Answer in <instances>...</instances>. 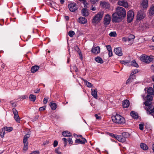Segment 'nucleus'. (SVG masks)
<instances>
[{"instance_id":"nucleus-1","label":"nucleus","mask_w":154,"mask_h":154,"mask_svg":"<svg viewBox=\"0 0 154 154\" xmlns=\"http://www.w3.org/2000/svg\"><path fill=\"white\" fill-rule=\"evenodd\" d=\"M140 60L143 62L148 64L150 62H154L153 57L151 56H148L146 54H143L140 57Z\"/></svg>"},{"instance_id":"nucleus-2","label":"nucleus","mask_w":154,"mask_h":154,"mask_svg":"<svg viewBox=\"0 0 154 154\" xmlns=\"http://www.w3.org/2000/svg\"><path fill=\"white\" fill-rule=\"evenodd\" d=\"M112 121L116 123L124 124L125 122V119L124 117L118 114L112 117Z\"/></svg>"},{"instance_id":"nucleus-3","label":"nucleus","mask_w":154,"mask_h":154,"mask_svg":"<svg viewBox=\"0 0 154 154\" xmlns=\"http://www.w3.org/2000/svg\"><path fill=\"white\" fill-rule=\"evenodd\" d=\"M104 14V12L103 11L99 12L93 17L92 19V23L95 24L99 23L102 20Z\"/></svg>"},{"instance_id":"nucleus-4","label":"nucleus","mask_w":154,"mask_h":154,"mask_svg":"<svg viewBox=\"0 0 154 154\" xmlns=\"http://www.w3.org/2000/svg\"><path fill=\"white\" fill-rule=\"evenodd\" d=\"M116 11L119 16L122 18L125 17L126 14V12L125 9L123 7L118 6L116 8Z\"/></svg>"},{"instance_id":"nucleus-5","label":"nucleus","mask_w":154,"mask_h":154,"mask_svg":"<svg viewBox=\"0 0 154 154\" xmlns=\"http://www.w3.org/2000/svg\"><path fill=\"white\" fill-rule=\"evenodd\" d=\"M112 21L113 22H119L121 21L123 19L122 17H120L116 12L114 13L112 15Z\"/></svg>"},{"instance_id":"nucleus-6","label":"nucleus","mask_w":154,"mask_h":154,"mask_svg":"<svg viewBox=\"0 0 154 154\" xmlns=\"http://www.w3.org/2000/svg\"><path fill=\"white\" fill-rule=\"evenodd\" d=\"M111 20V16L108 14L105 15L103 18V23L106 26L109 24Z\"/></svg>"},{"instance_id":"nucleus-7","label":"nucleus","mask_w":154,"mask_h":154,"mask_svg":"<svg viewBox=\"0 0 154 154\" xmlns=\"http://www.w3.org/2000/svg\"><path fill=\"white\" fill-rule=\"evenodd\" d=\"M134 17V12L130 10L127 13V21L129 23H130L133 20Z\"/></svg>"},{"instance_id":"nucleus-8","label":"nucleus","mask_w":154,"mask_h":154,"mask_svg":"<svg viewBox=\"0 0 154 154\" xmlns=\"http://www.w3.org/2000/svg\"><path fill=\"white\" fill-rule=\"evenodd\" d=\"M68 7L69 10L72 12H75L78 9L77 5L74 3H71L69 4Z\"/></svg>"},{"instance_id":"nucleus-9","label":"nucleus","mask_w":154,"mask_h":154,"mask_svg":"<svg viewBox=\"0 0 154 154\" xmlns=\"http://www.w3.org/2000/svg\"><path fill=\"white\" fill-rule=\"evenodd\" d=\"M145 14L144 11L143 10L139 11L137 15V19L141 20L143 19L145 17Z\"/></svg>"},{"instance_id":"nucleus-10","label":"nucleus","mask_w":154,"mask_h":154,"mask_svg":"<svg viewBox=\"0 0 154 154\" xmlns=\"http://www.w3.org/2000/svg\"><path fill=\"white\" fill-rule=\"evenodd\" d=\"M118 4L119 5L123 6L126 8L128 7V3L126 0H119Z\"/></svg>"},{"instance_id":"nucleus-11","label":"nucleus","mask_w":154,"mask_h":154,"mask_svg":"<svg viewBox=\"0 0 154 154\" xmlns=\"http://www.w3.org/2000/svg\"><path fill=\"white\" fill-rule=\"evenodd\" d=\"M114 52L117 55L119 56H121L122 55L121 48L120 47L115 48L114 49Z\"/></svg>"},{"instance_id":"nucleus-12","label":"nucleus","mask_w":154,"mask_h":154,"mask_svg":"<svg viewBox=\"0 0 154 154\" xmlns=\"http://www.w3.org/2000/svg\"><path fill=\"white\" fill-rule=\"evenodd\" d=\"M100 48L99 46L93 47L91 50L92 52L94 54H97L100 53Z\"/></svg>"},{"instance_id":"nucleus-13","label":"nucleus","mask_w":154,"mask_h":154,"mask_svg":"<svg viewBox=\"0 0 154 154\" xmlns=\"http://www.w3.org/2000/svg\"><path fill=\"white\" fill-rule=\"evenodd\" d=\"M148 0H143L141 4V6L144 9H146L148 7Z\"/></svg>"},{"instance_id":"nucleus-14","label":"nucleus","mask_w":154,"mask_h":154,"mask_svg":"<svg viewBox=\"0 0 154 154\" xmlns=\"http://www.w3.org/2000/svg\"><path fill=\"white\" fill-rule=\"evenodd\" d=\"M100 6L103 8H108L110 7V5L109 3L101 1L100 2Z\"/></svg>"},{"instance_id":"nucleus-15","label":"nucleus","mask_w":154,"mask_h":154,"mask_svg":"<svg viewBox=\"0 0 154 154\" xmlns=\"http://www.w3.org/2000/svg\"><path fill=\"white\" fill-rule=\"evenodd\" d=\"M82 14V16L85 17L88 16L89 13L88 10L86 8H84L81 11Z\"/></svg>"},{"instance_id":"nucleus-16","label":"nucleus","mask_w":154,"mask_h":154,"mask_svg":"<svg viewBox=\"0 0 154 154\" xmlns=\"http://www.w3.org/2000/svg\"><path fill=\"white\" fill-rule=\"evenodd\" d=\"M75 143H78L81 144H85L87 142L86 139L84 138H82V140H81L79 139H77L75 141Z\"/></svg>"},{"instance_id":"nucleus-17","label":"nucleus","mask_w":154,"mask_h":154,"mask_svg":"<svg viewBox=\"0 0 154 154\" xmlns=\"http://www.w3.org/2000/svg\"><path fill=\"white\" fill-rule=\"evenodd\" d=\"M91 95L95 99H97V92L96 89H91Z\"/></svg>"},{"instance_id":"nucleus-18","label":"nucleus","mask_w":154,"mask_h":154,"mask_svg":"<svg viewBox=\"0 0 154 154\" xmlns=\"http://www.w3.org/2000/svg\"><path fill=\"white\" fill-rule=\"evenodd\" d=\"M39 68V66H38L35 65L32 66L31 69L32 72L35 73L36 72Z\"/></svg>"},{"instance_id":"nucleus-19","label":"nucleus","mask_w":154,"mask_h":154,"mask_svg":"<svg viewBox=\"0 0 154 154\" xmlns=\"http://www.w3.org/2000/svg\"><path fill=\"white\" fill-rule=\"evenodd\" d=\"M129 105L130 103L128 100H126L123 102L122 106L124 108H128Z\"/></svg>"},{"instance_id":"nucleus-20","label":"nucleus","mask_w":154,"mask_h":154,"mask_svg":"<svg viewBox=\"0 0 154 154\" xmlns=\"http://www.w3.org/2000/svg\"><path fill=\"white\" fill-rule=\"evenodd\" d=\"M79 22L82 24H85L87 22V19L85 17H80L79 18Z\"/></svg>"},{"instance_id":"nucleus-21","label":"nucleus","mask_w":154,"mask_h":154,"mask_svg":"<svg viewBox=\"0 0 154 154\" xmlns=\"http://www.w3.org/2000/svg\"><path fill=\"white\" fill-rule=\"evenodd\" d=\"M82 79L84 82H85L86 83V85L89 88H93L94 86L91 83L88 82L86 80L84 79L83 78H81Z\"/></svg>"},{"instance_id":"nucleus-22","label":"nucleus","mask_w":154,"mask_h":154,"mask_svg":"<svg viewBox=\"0 0 154 154\" xmlns=\"http://www.w3.org/2000/svg\"><path fill=\"white\" fill-rule=\"evenodd\" d=\"M127 38L128 41L129 42H131V44H132L135 38V36L131 34Z\"/></svg>"},{"instance_id":"nucleus-23","label":"nucleus","mask_w":154,"mask_h":154,"mask_svg":"<svg viewBox=\"0 0 154 154\" xmlns=\"http://www.w3.org/2000/svg\"><path fill=\"white\" fill-rule=\"evenodd\" d=\"M128 133L127 132H124L122 133V136L120 142H124L126 141V139L125 137H123L125 135H128Z\"/></svg>"},{"instance_id":"nucleus-24","label":"nucleus","mask_w":154,"mask_h":154,"mask_svg":"<svg viewBox=\"0 0 154 154\" xmlns=\"http://www.w3.org/2000/svg\"><path fill=\"white\" fill-rule=\"evenodd\" d=\"M62 135L64 137H70L72 136V134L68 131H65L62 132Z\"/></svg>"},{"instance_id":"nucleus-25","label":"nucleus","mask_w":154,"mask_h":154,"mask_svg":"<svg viewBox=\"0 0 154 154\" xmlns=\"http://www.w3.org/2000/svg\"><path fill=\"white\" fill-rule=\"evenodd\" d=\"M146 110L147 112H148L149 114L151 113H154V107H153L152 106L150 107L149 106L147 108Z\"/></svg>"},{"instance_id":"nucleus-26","label":"nucleus","mask_w":154,"mask_h":154,"mask_svg":"<svg viewBox=\"0 0 154 154\" xmlns=\"http://www.w3.org/2000/svg\"><path fill=\"white\" fill-rule=\"evenodd\" d=\"M147 92L148 94L152 95L154 94V90L152 87H149L147 90Z\"/></svg>"},{"instance_id":"nucleus-27","label":"nucleus","mask_w":154,"mask_h":154,"mask_svg":"<svg viewBox=\"0 0 154 154\" xmlns=\"http://www.w3.org/2000/svg\"><path fill=\"white\" fill-rule=\"evenodd\" d=\"M95 60L97 63H103V62L102 59L100 57H97L95 58Z\"/></svg>"},{"instance_id":"nucleus-28","label":"nucleus","mask_w":154,"mask_h":154,"mask_svg":"<svg viewBox=\"0 0 154 154\" xmlns=\"http://www.w3.org/2000/svg\"><path fill=\"white\" fill-rule=\"evenodd\" d=\"M130 115L134 119H137L138 117V114L134 111L131 112L130 113Z\"/></svg>"},{"instance_id":"nucleus-29","label":"nucleus","mask_w":154,"mask_h":154,"mask_svg":"<svg viewBox=\"0 0 154 154\" xmlns=\"http://www.w3.org/2000/svg\"><path fill=\"white\" fill-rule=\"evenodd\" d=\"M149 14L151 16L154 14V5H152L149 11Z\"/></svg>"},{"instance_id":"nucleus-30","label":"nucleus","mask_w":154,"mask_h":154,"mask_svg":"<svg viewBox=\"0 0 154 154\" xmlns=\"http://www.w3.org/2000/svg\"><path fill=\"white\" fill-rule=\"evenodd\" d=\"M140 146L141 148L144 150H146L148 148L146 144L144 143H141L140 144Z\"/></svg>"},{"instance_id":"nucleus-31","label":"nucleus","mask_w":154,"mask_h":154,"mask_svg":"<svg viewBox=\"0 0 154 154\" xmlns=\"http://www.w3.org/2000/svg\"><path fill=\"white\" fill-rule=\"evenodd\" d=\"M50 106L51 107V109L53 110H55L57 107L56 104L55 103H50Z\"/></svg>"},{"instance_id":"nucleus-32","label":"nucleus","mask_w":154,"mask_h":154,"mask_svg":"<svg viewBox=\"0 0 154 154\" xmlns=\"http://www.w3.org/2000/svg\"><path fill=\"white\" fill-rule=\"evenodd\" d=\"M13 128L12 127H4L3 128V130H4V131H6L8 132H11L13 130Z\"/></svg>"},{"instance_id":"nucleus-33","label":"nucleus","mask_w":154,"mask_h":154,"mask_svg":"<svg viewBox=\"0 0 154 154\" xmlns=\"http://www.w3.org/2000/svg\"><path fill=\"white\" fill-rule=\"evenodd\" d=\"M138 72L139 70L137 69H135L132 70L131 73V77L130 78L133 76H132L133 75H134V74L138 73Z\"/></svg>"},{"instance_id":"nucleus-34","label":"nucleus","mask_w":154,"mask_h":154,"mask_svg":"<svg viewBox=\"0 0 154 154\" xmlns=\"http://www.w3.org/2000/svg\"><path fill=\"white\" fill-rule=\"evenodd\" d=\"M133 76L131 77V78H130L131 77V75H130V76L128 78V79L127 80V81L126 83H127L128 82H132L133 81V80L134 79H135V76L134 75H132Z\"/></svg>"},{"instance_id":"nucleus-35","label":"nucleus","mask_w":154,"mask_h":154,"mask_svg":"<svg viewBox=\"0 0 154 154\" xmlns=\"http://www.w3.org/2000/svg\"><path fill=\"white\" fill-rule=\"evenodd\" d=\"M29 98L30 100L34 102L36 99V96L33 94H30L29 96Z\"/></svg>"},{"instance_id":"nucleus-36","label":"nucleus","mask_w":154,"mask_h":154,"mask_svg":"<svg viewBox=\"0 0 154 154\" xmlns=\"http://www.w3.org/2000/svg\"><path fill=\"white\" fill-rule=\"evenodd\" d=\"M131 63V65L134 67H138L139 66L138 64L136 63L134 60H133Z\"/></svg>"},{"instance_id":"nucleus-37","label":"nucleus","mask_w":154,"mask_h":154,"mask_svg":"<svg viewBox=\"0 0 154 154\" xmlns=\"http://www.w3.org/2000/svg\"><path fill=\"white\" fill-rule=\"evenodd\" d=\"M14 118L15 121L18 122H20V119L18 115V114L14 116Z\"/></svg>"},{"instance_id":"nucleus-38","label":"nucleus","mask_w":154,"mask_h":154,"mask_svg":"<svg viewBox=\"0 0 154 154\" xmlns=\"http://www.w3.org/2000/svg\"><path fill=\"white\" fill-rule=\"evenodd\" d=\"M146 99L147 100L149 101H152V96L147 95L146 97Z\"/></svg>"},{"instance_id":"nucleus-39","label":"nucleus","mask_w":154,"mask_h":154,"mask_svg":"<svg viewBox=\"0 0 154 154\" xmlns=\"http://www.w3.org/2000/svg\"><path fill=\"white\" fill-rule=\"evenodd\" d=\"M75 34V32L73 31H70L68 32V35L71 37H72Z\"/></svg>"},{"instance_id":"nucleus-40","label":"nucleus","mask_w":154,"mask_h":154,"mask_svg":"<svg viewBox=\"0 0 154 154\" xmlns=\"http://www.w3.org/2000/svg\"><path fill=\"white\" fill-rule=\"evenodd\" d=\"M109 35L111 37H115L116 35V34L115 32H112L109 34Z\"/></svg>"},{"instance_id":"nucleus-41","label":"nucleus","mask_w":154,"mask_h":154,"mask_svg":"<svg viewBox=\"0 0 154 154\" xmlns=\"http://www.w3.org/2000/svg\"><path fill=\"white\" fill-rule=\"evenodd\" d=\"M150 101H145L144 103V104L146 106H149H149L152 107L151 106H150L151 105V103L150 102Z\"/></svg>"},{"instance_id":"nucleus-42","label":"nucleus","mask_w":154,"mask_h":154,"mask_svg":"<svg viewBox=\"0 0 154 154\" xmlns=\"http://www.w3.org/2000/svg\"><path fill=\"white\" fill-rule=\"evenodd\" d=\"M5 131L4 130H3V128L2 129V131H1L0 132V136L1 137L3 138L4 137L5 135Z\"/></svg>"},{"instance_id":"nucleus-43","label":"nucleus","mask_w":154,"mask_h":154,"mask_svg":"<svg viewBox=\"0 0 154 154\" xmlns=\"http://www.w3.org/2000/svg\"><path fill=\"white\" fill-rule=\"evenodd\" d=\"M62 140L64 142V146H66L67 143V139H66V138H63L62 139Z\"/></svg>"},{"instance_id":"nucleus-44","label":"nucleus","mask_w":154,"mask_h":154,"mask_svg":"<svg viewBox=\"0 0 154 154\" xmlns=\"http://www.w3.org/2000/svg\"><path fill=\"white\" fill-rule=\"evenodd\" d=\"M12 111L13 112L14 116L18 114V112L17 111L15 108H13L12 109Z\"/></svg>"},{"instance_id":"nucleus-45","label":"nucleus","mask_w":154,"mask_h":154,"mask_svg":"<svg viewBox=\"0 0 154 154\" xmlns=\"http://www.w3.org/2000/svg\"><path fill=\"white\" fill-rule=\"evenodd\" d=\"M28 149V144H24L23 148V150L26 151Z\"/></svg>"},{"instance_id":"nucleus-46","label":"nucleus","mask_w":154,"mask_h":154,"mask_svg":"<svg viewBox=\"0 0 154 154\" xmlns=\"http://www.w3.org/2000/svg\"><path fill=\"white\" fill-rule=\"evenodd\" d=\"M10 103L13 107H15L17 106L16 103L15 102H13L12 101H11Z\"/></svg>"},{"instance_id":"nucleus-47","label":"nucleus","mask_w":154,"mask_h":154,"mask_svg":"<svg viewBox=\"0 0 154 154\" xmlns=\"http://www.w3.org/2000/svg\"><path fill=\"white\" fill-rule=\"evenodd\" d=\"M68 141L69 142V144H72V139L71 138L69 137L67 138Z\"/></svg>"},{"instance_id":"nucleus-48","label":"nucleus","mask_w":154,"mask_h":154,"mask_svg":"<svg viewBox=\"0 0 154 154\" xmlns=\"http://www.w3.org/2000/svg\"><path fill=\"white\" fill-rule=\"evenodd\" d=\"M91 2L93 4H95L99 0H90Z\"/></svg>"},{"instance_id":"nucleus-49","label":"nucleus","mask_w":154,"mask_h":154,"mask_svg":"<svg viewBox=\"0 0 154 154\" xmlns=\"http://www.w3.org/2000/svg\"><path fill=\"white\" fill-rule=\"evenodd\" d=\"M106 47L108 51L112 50L111 47L110 45H106Z\"/></svg>"},{"instance_id":"nucleus-50","label":"nucleus","mask_w":154,"mask_h":154,"mask_svg":"<svg viewBox=\"0 0 154 154\" xmlns=\"http://www.w3.org/2000/svg\"><path fill=\"white\" fill-rule=\"evenodd\" d=\"M48 97H46V98H44V99L43 100V103L44 104H45L47 103L48 102Z\"/></svg>"},{"instance_id":"nucleus-51","label":"nucleus","mask_w":154,"mask_h":154,"mask_svg":"<svg viewBox=\"0 0 154 154\" xmlns=\"http://www.w3.org/2000/svg\"><path fill=\"white\" fill-rule=\"evenodd\" d=\"M58 144V142L57 141V140H55L54 141V143H53V146H54V147H56L57 146Z\"/></svg>"},{"instance_id":"nucleus-52","label":"nucleus","mask_w":154,"mask_h":154,"mask_svg":"<svg viewBox=\"0 0 154 154\" xmlns=\"http://www.w3.org/2000/svg\"><path fill=\"white\" fill-rule=\"evenodd\" d=\"M39 152L38 151H33L29 154H39Z\"/></svg>"},{"instance_id":"nucleus-53","label":"nucleus","mask_w":154,"mask_h":154,"mask_svg":"<svg viewBox=\"0 0 154 154\" xmlns=\"http://www.w3.org/2000/svg\"><path fill=\"white\" fill-rule=\"evenodd\" d=\"M29 137L30 135L29 134H27L24 135L23 138L28 140V138H29Z\"/></svg>"},{"instance_id":"nucleus-54","label":"nucleus","mask_w":154,"mask_h":154,"mask_svg":"<svg viewBox=\"0 0 154 154\" xmlns=\"http://www.w3.org/2000/svg\"><path fill=\"white\" fill-rule=\"evenodd\" d=\"M46 106H43L42 107H40L39 108V110L40 111H42L45 110V109Z\"/></svg>"},{"instance_id":"nucleus-55","label":"nucleus","mask_w":154,"mask_h":154,"mask_svg":"<svg viewBox=\"0 0 154 154\" xmlns=\"http://www.w3.org/2000/svg\"><path fill=\"white\" fill-rule=\"evenodd\" d=\"M139 126V128L140 130H143V124H140Z\"/></svg>"},{"instance_id":"nucleus-56","label":"nucleus","mask_w":154,"mask_h":154,"mask_svg":"<svg viewBox=\"0 0 154 154\" xmlns=\"http://www.w3.org/2000/svg\"><path fill=\"white\" fill-rule=\"evenodd\" d=\"M23 143L24 144H28L27 140L23 138Z\"/></svg>"},{"instance_id":"nucleus-57","label":"nucleus","mask_w":154,"mask_h":154,"mask_svg":"<svg viewBox=\"0 0 154 154\" xmlns=\"http://www.w3.org/2000/svg\"><path fill=\"white\" fill-rule=\"evenodd\" d=\"M95 116L96 117L97 119L100 120L101 119V118L100 116H99L97 114L95 115Z\"/></svg>"},{"instance_id":"nucleus-58","label":"nucleus","mask_w":154,"mask_h":154,"mask_svg":"<svg viewBox=\"0 0 154 154\" xmlns=\"http://www.w3.org/2000/svg\"><path fill=\"white\" fill-rule=\"evenodd\" d=\"M109 57H111L112 56V51H108V53Z\"/></svg>"},{"instance_id":"nucleus-59","label":"nucleus","mask_w":154,"mask_h":154,"mask_svg":"<svg viewBox=\"0 0 154 154\" xmlns=\"http://www.w3.org/2000/svg\"><path fill=\"white\" fill-rule=\"evenodd\" d=\"M20 98L22 99V100L26 99V98H27V97L26 95H22L20 97Z\"/></svg>"},{"instance_id":"nucleus-60","label":"nucleus","mask_w":154,"mask_h":154,"mask_svg":"<svg viewBox=\"0 0 154 154\" xmlns=\"http://www.w3.org/2000/svg\"><path fill=\"white\" fill-rule=\"evenodd\" d=\"M55 152L57 154H61V152L59 151V149H57L55 150Z\"/></svg>"},{"instance_id":"nucleus-61","label":"nucleus","mask_w":154,"mask_h":154,"mask_svg":"<svg viewBox=\"0 0 154 154\" xmlns=\"http://www.w3.org/2000/svg\"><path fill=\"white\" fill-rule=\"evenodd\" d=\"M122 41L124 42H125L128 41V38L127 37H124L122 38Z\"/></svg>"},{"instance_id":"nucleus-62","label":"nucleus","mask_w":154,"mask_h":154,"mask_svg":"<svg viewBox=\"0 0 154 154\" xmlns=\"http://www.w3.org/2000/svg\"><path fill=\"white\" fill-rule=\"evenodd\" d=\"M120 62L122 64H124L125 65H127L128 62H126V61H124V60H122Z\"/></svg>"},{"instance_id":"nucleus-63","label":"nucleus","mask_w":154,"mask_h":154,"mask_svg":"<svg viewBox=\"0 0 154 154\" xmlns=\"http://www.w3.org/2000/svg\"><path fill=\"white\" fill-rule=\"evenodd\" d=\"M119 135H114L113 134H112L111 136L112 137H114V138H116L117 139V137H118Z\"/></svg>"},{"instance_id":"nucleus-64","label":"nucleus","mask_w":154,"mask_h":154,"mask_svg":"<svg viewBox=\"0 0 154 154\" xmlns=\"http://www.w3.org/2000/svg\"><path fill=\"white\" fill-rule=\"evenodd\" d=\"M83 3L84 5V7L85 8H88L87 5H88V4L87 2H84Z\"/></svg>"}]
</instances>
